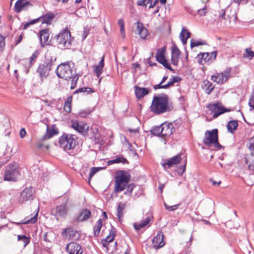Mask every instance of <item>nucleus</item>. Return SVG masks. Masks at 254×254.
<instances>
[{"label": "nucleus", "instance_id": "obj_1", "mask_svg": "<svg viewBox=\"0 0 254 254\" xmlns=\"http://www.w3.org/2000/svg\"><path fill=\"white\" fill-rule=\"evenodd\" d=\"M172 105L169 103V97L165 94L154 96L153 98L150 111L155 114L160 115L173 109Z\"/></svg>", "mask_w": 254, "mask_h": 254}, {"label": "nucleus", "instance_id": "obj_2", "mask_svg": "<svg viewBox=\"0 0 254 254\" xmlns=\"http://www.w3.org/2000/svg\"><path fill=\"white\" fill-rule=\"evenodd\" d=\"M46 60L43 64H39L36 72L42 79L48 77L50 71L56 65L57 57L47 52L45 55Z\"/></svg>", "mask_w": 254, "mask_h": 254}, {"label": "nucleus", "instance_id": "obj_3", "mask_svg": "<svg viewBox=\"0 0 254 254\" xmlns=\"http://www.w3.org/2000/svg\"><path fill=\"white\" fill-rule=\"evenodd\" d=\"M76 69L74 67L73 63L66 62L59 64L56 70L57 76L60 78H64L66 80H70L73 75H75Z\"/></svg>", "mask_w": 254, "mask_h": 254}, {"label": "nucleus", "instance_id": "obj_4", "mask_svg": "<svg viewBox=\"0 0 254 254\" xmlns=\"http://www.w3.org/2000/svg\"><path fill=\"white\" fill-rule=\"evenodd\" d=\"M76 138L74 134L64 133L59 138V146L65 151L72 149L77 144Z\"/></svg>", "mask_w": 254, "mask_h": 254}, {"label": "nucleus", "instance_id": "obj_5", "mask_svg": "<svg viewBox=\"0 0 254 254\" xmlns=\"http://www.w3.org/2000/svg\"><path fill=\"white\" fill-rule=\"evenodd\" d=\"M70 38V32L66 28L55 36L56 44L59 49H68L71 44Z\"/></svg>", "mask_w": 254, "mask_h": 254}, {"label": "nucleus", "instance_id": "obj_6", "mask_svg": "<svg viewBox=\"0 0 254 254\" xmlns=\"http://www.w3.org/2000/svg\"><path fill=\"white\" fill-rule=\"evenodd\" d=\"M129 180V176L127 175L125 171L119 170L116 172L115 177V192H119L125 190Z\"/></svg>", "mask_w": 254, "mask_h": 254}, {"label": "nucleus", "instance_id": "obj_7", "mask_svg": "<svg viewBox=\"0 0 254 254\" xmlns=\"http://www.w3.org/2000/svg\"><path fill=\"white\" fill-rule=\"evenodd\" d=\"M19 175L17 164L16 163L9 164L6 168L4 180L16 181Z\"/></svg>", "mask_w": 254, "mask_h": 254}, {"label": "nucleus", "instance_id": "obj_8", "mask_svg": "<svg viewBox=\"0 0 254 254\" xmlns=\"http://www.w3.org/2000/svg\"><path fill=\"white\" fill-rule=\"evenodd\" d=\"M207 108L213 114L214 118H217L220 115L230 111V109L225 108L219 102L209 104L207 106Z\"/></svg>", "mask_w": 254, "mask_h": 254}, {"label": "nucleus", "instance_id": "obj_9", "mask_svg": "<svg viewBox=\"0 0 254 254\" xmlns=\"http://www.w3.org/2000/svg\"><path fill=\"white\" fill-rule=\"evenodd\" d=\"M218 129L216 128L211 130H206L203 139V143L208 146L212 145L215 140L218 138Z\"/></svg>", "mask_w": 254, "mask_h": 254}, {"label": "nucleus", "instance_id": "obj_10", "mask_svg": "<svg viewBox=\"0 0 254 254\" xmlns=\"http://www.w3.org/2000/svg\"><path fill=\"white\" fill-rule=\"evenodd\" d=\"M217 55V51H213L211 53H200L197 55V62L200 64H203L204 63H211L214 61L216 58Z\"/></svg>", "mask_w": 254, "mask_h": 254}, {"label": "nucleus", "instance_id": "obj_11", "mask_svg": "<svg viewBox=\"0 0 254 254\" xmlns=\"http://www.w3.org/2000/svg\"><path fill=\"white\" fill-rule=\"evenodd\" d=\"M174 125H176V121L173 123L164 122L161 126V129L162 133V137L170 136L175 130Z\"/></svg>", "mask_w": 254, "mask_h": 254}, {"label": "nucleus", "instance_id": "obj_12", "mask_svg": "<svg viewBox=\"0 0 254 254\" xmlns=\"http://www.w3.org/2000/svg\"><path fill=\"white\" fill-rule=\"evenodd\" d=\"M116 229L112 225H111V228L110 230L109 234L105 239L101 240L103 246L106 248L107 252H109L110 251V243L114 241L115 237L116 235Z\"/></svg>", "mask_w": 254, "mask_h": 254}, {"label": "nucleus", "instance_id": "obj_13", "mask_svg": "<svg viewBox=\"0 0 254 254\" xmlns=\"http://www.w3.org/2000/svg\"><path fill=\"white\" fill-rule=\"evenodd\" d=\"M182 159L181 158V154H178L172 158L165 160L162 163V166L165 170L171 168L173 165L179 163Z\"/></svg>", "mask_w": 254, "mask_h": 254}, {"label": "nucleus", "instance_id": "obj_14", "mask_svg": "<svg viewBox=\"0 0 254 254\" xmlns=\"http://www.w3.org/2000/svg\"><path fill=\"white\" fill-rule=\"evenodd\" d=\"M34 190L32 188L30 187L25 188L21 193L19 201L21 202H24L26 201L33 199L34 198Z\"/></svg>", "mask_w": 254, "mask_h": 254}, {"label": "nucleus", "instance_id": "obj_15", "mask_svg": "<svg viewBox=\"0 0 254 254\" xmlns=\"http://www.w3.org/2000/svg\"><path fill=\"white\" fill-rule=\"evenodd\" d=\"M164 239V236L163 232L161 231H159L152 240V244L155 249L158 250L165 245Z\"/></svg>", "mask_w": 254, "mask_h": 254}, {"label": "nucleus", "instance_id": "obj_16", "mask_svg": "<svg viewBox=\"0 0 254 254\" xmlns=\"http://www.w3.org/2000/svg\"><path fill=\"white\" fill-rule=\"evenodd\" d=\"M65 250L69 254H82L83 253L81 246L76 242L69 243L66 246Z\"/></svg>", "mask_w": 254, "mask_h": 254}, {"label": "nucleus", "instance_id": "obj_17", "mask_svg": "<svg viewBox=\"0 0 254 254\" xmlns=\"http://www.w3.org/2000/svg\"><path fill=\"white\" fill-rule=\"evenodd\" d=\"M67 208L66 204L57 206L52 211V213L56 217L57 219L59 218H64L66 216L67 212Z\"/></svg>", "mask_w": 254, "mask_h": 254}, {"label": "nucleus", "instance_id": "obj_18", "mask_svg": "<svg viewBox=\"0 0 254 254\" xmlns=\"http://www.w3.org/2000/svg\"><path fill=\"white\" fill-rule=\"evenodd\" d=\"M31 6L32 4L26 0H18L15 3L14 9L16 12L18 13Z\"/></svg>", "mask_w": 254, "mask_h": 254}, {"label": "nucleus", "instance_id": "obj_19", "mask_svg": "<svg viewBox=\"0 0 254 254\" xmlns=\"http://www.w3.org/2000/svg\"><path fill=\"white\" fill-rule=\"evenodd\" d=\"M59 133V129L57 127L56 125L53 124L51 127L48 125L47 127L46 132L42 137L43 140L49 139L52 137L54 135Z\"/></svg>", "mask_w": 254, "mask_h": 254}, {"label": "nucleus", "instance_id": "obj_20", "mask_svg": "<svg viewBox=\"0 0 254 254\" xmlns=\"http://www.w3.org/2000/svg\"><path fill=\"white\" fill-rule=\"evenodd\" d=\"M180 55V50L176 45H174L172 49L171 59V63L174 65H178Z\"/></svg>", "mask_w": 254, "mask_h": 254}, {"label": "nucleus", "instance_id": "obj_21", "mask_svg": "<svg viewBox=\"0 0 254 254\" xmlns=\"http://www.w3.org/2000/svg\"><path fill=\"white\" fill-rule=\"evenodd\" d=\"M91 211L87 208H84L80 211L75 221L77 222L85 221L91 217Z\"/></svg>", "mask_w": 254, "mask_h": 254}, {"label": "nucleus", "instance_id": "obj_22", "mask_svg": "<svg viewBox=\"0 0 254 254\" xmlns=\"http://www.w3.org/2000/svg\"><path fill=\"white\" fill-rule=\"evenodd\" d=\"M39 37L41 46L44 47L45 45L48 44L47 42L49 38V30L47 28L41 30L39 32Z\"/></svg>", "mask_w": 254, "mask_h": 254}, {"label": "nucleus", "instance_id": "obj_23", "mask_svg": "<svg viewBox=\"0 0 254 254\" xmlns=\"http://www.w3.org/2000/svg\"><path fill=\"white\" fill-rule=\"evenodd\" d=\"M137 34L142 39H145L148 36V32L147 29L144 26L142 23L138 21L136 23Z\"/></svg>", "mask_w": 254, "mask_h": 254}, {"label": "nucleus", "instance_id": "obj_24", "mask_svg": "<svg viewBox=\"0 0 254 254\" xmlns=\"http://www.w3.org/2000/svg\"><path fill=\"white\" fill-rule=\"evenodd\" d=\"M39 18H40V21L42 23H46L47 25L51 24L54 19L55 18V15L51 12H48L45 14H43Z\"/></svg>", "mask_w": 254, "mask_h": 254}, {"label": "nucleus", "instance_id": "obj_25", "mask_svg": "<svg viewBox=\"0 0 254 254\" xmlns=\"http://www.w3.org/2000/svg\"><path fill=\"white\" fill-rule=\"evenodd\" d=\"M148 93L149 90L147 88H141L137 86L135 87V94L136 97L138 99H140Z\"/></svg>", "mask_w": 254, "mask_h": 254}, {"label": "nucleus", "instance_id": "obj_26", "mask_svg": "<svg viewBox=\"0 0 254 254\" xmlns=\"http://www.w3.org/2000/svg\"><path fill=\"white\" fill-rule=\"evenodd\" d=\"M155 58L156 61L160 64H161L163 66H164L166 68L171 71H174V69L172 68L170 64L168 63V61L165 58V56L157 57Z\"/></svg>", "mask_w": 254, "mask_h": 254}, {"label": "nucleus", "instance_id": "obj_27", "mask_svg": "<svg viewBox=\"0 0 254 254\" xmlns=\"http://www.w3.org/2000/svg\"><path fill=\"white\" fill-rule=\"evenodd\" d=\"M18 63L19 65L22 66L23 70L26 73L29 72V69L32 66L27 59L19 60Z\"/></svg>", "mask_w": 254, "mask_h": 254}, {"label": "nucleus", "instance_id": "obj_28", "mask_svg": "<svg viewBox=\"0 0 254 254\" xmlns=\"http://www.w3.org/2000/svg\"><path fill=\"white\" fill-rule=\"evenodd\" d=\"M39 210L38 209L37 212L35 214L34 216L31 217L30 219H27L26 217L25 219L20 221V222L18 223H16L17 225H21V224H34L37 221V216L38 214Z\"/></svg>", "mask_w": 254, "mask_h": 254}, {"label": "nucleus", "instance_id": "obj_29", "mask_svg": "<svg viewBox=\"0 0 254 254\" xmlns=\"http://www.w3.org/2000/svg\"><path fill=\"white\" fill-rule=\"evenodd\" d=\"M180 37L182 43L185 45L187 44V40L190 37V33L185 28H183Z\"/></svg>", "mask_w": 254, "mask_h": 254}, {"label": "nucleus", "instance_id": "obj_30", "mask_svg": "<svg viewBox=\"0 0 254 254\" xmlns=\"http://www.w3.org/2000/svg\"><path fill=\"white\" fill-rule=\"evenodd\" d=\"M203 89L206 94L209 95L214 88V86H213L212 83L208 80H204L203 81Z\"/></svg>", "mask_w": 254, "mask_h": 254}, {"label": "nucleus", "instance_id": "obj_31", "mask_svg": "<svg viewBox=\"0 0 254 254\" xmlns=\"http://www.w3.org/2000/svg\"><path fill=\"white\" fill-rule=\"evenodd\" d=\"M238 126V122L236 120L229 121L227 125L228 131L231 133H233L237 129Z\"/></svg>", "mask_w": 254, "mask_h": 254}, {"label": "nucleus", "instance_id": "obj_32", "mask_svg": "<svg viewBox=\"0 0 254 254\" xmlns=\"http://www.w3.org/2000/svg\"><path fill=\"white\" fill-rule=\"evenodd\" d=\"M103 226L102 219H99L93 227V236L97 237L99 236L101 228Z\"/></svg>", "mask_w": 254, "mask_h": 254}, {"label": "nucleus", "instance_id": "obj_33", "mask_svg": "<svg viewBox=\"0 0 254 254\" xmlns=\"http://www.w3.org/2000/svg\"><path fill=\"white\" fill-rule=\"evenodd\" d=\"M71 127L79 133H83L85 130V125L80 124L77 121H72Z\"/></svg>", "mask_w": 254, "mask_h": 254}, {"label": "nucleus", "instance_id": "obj_34", "mask_svg": "<svg viewBox=\"0 0 254 254\" xmlns=\"http://www.w3.org/2000/svg\"><path fill=\"white\" fill-rule=\"evenodd\" d=\"M126 207V204L122 202H120L118 204L117 208V215L119 221H121L124 215V211Z\"/></svg>", "mask_w": 254, "mask_h": 254}, {"label": "nucleus", "instance_id": "obj_35", "mask_svg": "<svg viewBox=\"0 0 254 254\" xmlns=\"http://www.w3.org/2000/svg\"><path fill=\"white\" fill-rule=\"evenodd\" d=\"M17 240L18 241L23 243L24 248L26 247L30 242V237H27L25 235H18Z\"/></svg>", "mask_w": 254, "mask_h": 254}, {"label": "nucleus", "instance_id": "obj_36", "mask_svg": "<svg viewBox=\"0 0 254 254\" xmlns=\"http://www.w3.org/2000/svg\"><path fill=\"white\" fill-rule=\"evenodd\" d=\"M95 91L94 90L90 87H82L79 88L76 90L74 92L73 94H75L78 93H86L87 94H91L92 93H94Z\"/></svg>", "mask_w": 254, "mask_h": 254}, {"label": "nucleus", "instance_id": "obj_37", "mask_svg": "<svg viewBox=\"0 0 254 254\" xmlns=\"http://www.w3.org/2000/svg\"><path fill=\"white\" fill-rule=\"evenodd\" d=\"M150 133L155 136L162 137L161 126L153 127L150 129Z\"/></svg>", "mask_w": 254, "mask_h": 254}, {"label": "nucleus", "instance_id": "obj_38", "mask_svg": "<svg viewBox=\"0 0 254 254\" xmlns=\"http://www.w3.org/2000/svg\"><path fill=\"white\" fill-rule=\"evenodd\" d=\"M182 80V78L178 76H173L172 78L170 79L168 82L166 84V86L165 87H166L167 89L169 87L173 86L175 83L178 82Z\"/></svg>", "mask_w": 254, "mask_h": 254}, {"label": "nucleus", "instance_id": "obj_39", "mask_svg": "<svg viewBox=\"0 0 254 254\" xmlns=\"http://www.w3.org/2000/svg\"><path fill=\"white\" fill-rule=\"evenodd\" d=\"M79 76L80 75L77 73V72H76L75 75H73L72 77H71V79H70L71 80V86L70 87L71 90L74 89L76 87Z\"/></svg>", "mask_w": 254, "mask_h": 254}, {"label": "nucleus", "instance_id": "obj_40", "mask_svg": "<svg viewBox=\"0 0 254 254\" xmlns=\"http://www.w3.org/2000/svg\"><path fill=\"white\" fill-rule=\"evenodd\" d=\"M72 97L71 96H69L68 97H67V100L64 103V109L67 113H70L71 112V103L72 101Z\"/></svg>", "mask_w": 254, "mask_h": 254}, {"label": "nucleus", "instance_id": "obj_41", "mask_svg": "<svg viewBox=\"0 0 254 254\" xmlns=\"http://www.w3.org/2000/svg\"><path fill=\"white\" fill-rule=\"evenodd\" d=\"M206 43L205 41L202 40H195L191 39L190 40V48H193L200 45H205Z\"/></svg>", "mask_w": 254, "mask_h": 254}, {"label": "nucleus", "instance_id": "obj_42", "mask_svg": "<svg viewBox=\"0 0 254 254\" xmlns=\"http://www.w3.org/2000/svg\"><path fill=\"white\" fill-rule=\"evenodd\" d=\"M94 67V72L96 73V76L98 77V78H99V82H100L102 80V78H100V77L103 72V67L98 65H95Z\"/></svg>", "mask_w": 254, "mask_h": 254}, {"label": "nucleus", "instance_id": "obj_43", "mask_svg": "<svg viewBox=\"0 0 254 254\" xmlns=\"http://www.w3.org/2000/svg\"><path fill=\"white\" fill-rule=\"evenodd\" d=\"M39 55V52L37 50L35 51L32 54V56L29 58L28 60L30 64L33 65L34 63L36 61V59L37 58Z\"/></svg>", "mask_w": 254, "mask_h": 254}, {"label": "nucleus", "instance_id": "obj_44", "mask_svg": "<svg viewBox=\"0 0 254 254\" xmlns=\"http://www.w3.org/2000/svg\"><path fill=\"white\" fill-rule=\"evenodd\" d=\"M187 160L185 161L184 164L177 169V172L178 175L181 176L184 173L186 168Z\"/></svg>", "mask_w": 254, "mask_h": 254}, {"label": "nucleus", "instance_id": "obj_45", "mask_svg": "<svg viewBox=\"0 0 254 254\" xmlns=\"http://www.w3.org/2000/svg\"><path fill=\"white\" fill-rule=\"evenodd\" d=\"M164 205L166 210H167L169 211H175V210H177L180 205V204H176L173 206H169L167 205L166 203H164Z\"/></svg>", "mask_w": 254, "mask_h": 254}, {"label": "nucleus", "instance_id": "obj_46", "mask_svg": "<svg viewBox=\"0 0 254 254\" xmlns=\"http://www.w3.org/2000/svg\"><path fill=\"white\" fill-rule=\"evenodd\" d=\"M92 110L89 109L83 110L80 111L78 113V115L82 118H85L89 115L91 112Z\"/></svg>", "mask_w": 254, "mask_h": 254}, {"label": "nucleus", "instance_id": "obj_47", "mask_svg": "<svg viewBox=\"0 0 254 254\" xmlns=\"http://www.w3.org/2000/svg\"><path fill=\"white\" fill-rule=\"evenodd\" d=\"M231 68L230 67L227 68L225 70H224L223 72H221L223 77L228 80V78L230 77L231 75Z\"/></svg>", "mask_w": 254, "mask_h": 254}, {"label": "nucleus", "instance_id": "obj_48", "mask_svg": "<svg viewBox=\"0 0 254 254\" xmlns=\"http://www.w3.org/2000/svg\"><path fill=\"white\" fill-rule=\"evenodd\" d=\"M115 163H122L123 164H128L129 162L126 158L123 156H120L115 159Z\"/></svg>", "mask_w": 254, "mask_h": 254}, {"label": "nucleus", "instance_id": "obj_49", "mask_svg": "<svg viewBox=\"0 0 254 254\" xmlns=\"http://www.w3.org/2000/svg\"><path fill=\"white\" fill-rule=\"evenodd\" d=\"M207 6L204 5L202 8L198 9L197 10V13L200 16H204L207 13Z\"/></svg>", "mask_w": 254, "mask_h": 254}, {"label": "nucleus", "instance_id": "obj_50", "mask_svg": "<svg viewBox=\"0 0 254 254\" xmlns=\"http://www.w3.org/2000/svg\"><path fill=\"white\" fill-rule=\"evenodd\" d=\"M101 169V167H92L89 174V179H91L93 175Z\"/></svg>", "mask_w": 254, "mask_h": 254}, {"label": "nucleus", "instance_id": "obj_51", "mask_svg": "<svg viewBox=\"0 0 254 254\" xmlns=\"http://www.w3.org/2000/svg\"><path fill=\"white\" fill-rule=\"evenodd\" d=\"M5 46V37L0 34V51H2Z\"/></svg>", "mask_w": 254, "mask_h": 254}, {"label": "nucleus", "instance_id": "obj_52", "mask_svg": "<svg viewBox=\"0 0 254 254\" xmlns=\"http://www.w3.org/2000/svg\"><path fill=\"white\" fill-rule=\"evenodd\" d=\"M165 52V47L159 48L157 50L155 57L164 56Z\"/></svg>", "mask_w": 254, "mask_h": 254}, {"label": "nucleus", "instance_id": "obj_53", "mask_svg": "<svg viewBox=\"0 0 254 254\" xmlns=\"http://www.w3.org/2000/svg\"><path fill=\"white\" fill-rule=\"evenodd\" d=\"M152 0H140L137 1V4L139 6H146L147 4L149 3Z\"/></svg>", "mask_w": 254, "mask_h": 254}, {"label": "nucleus", "instance_id": "obj_54", "mask_svg": "<svg viewBox=\"0 0 254 254\" xmlns=\"http://www.w3.org/2000/svg\"><path fill=\"white\" fill-rule=\"evenodd\" d=\"M151 218H152V217L151 216H148L146 217L144 220H142L141 221V222L142 224V225H143L144 227L146 226L149 224V223L150 222V221L151 220Z\"/></svg>", "mask_w": 254, "mask_h": 254}, {"label": "nucleus", "instance_id": "obj_55", "mask_svg": "<svg viewBox=\"0 0 254 254\" xmlns=\"http://www.w3.org/2000/svg\"><path fill=\"white\" fill-rule=\"evenodd\" d=\"M246 52L247 54L248 57L250 58V59L254 57V52L252 51L251 49H246Z\"/></svg>", "mask_w": 254, "mask_h": 254}, {"label": "nucleus", "instance_id": "obj_56", "mask_svg": "<svg viewBox=\"0 0 254 254\" xmlns=\"http://www.w3.org/2000/svg\"><path fill=\"white\" fill-rule=\"evenodd\" d=\"M133 227L137 231L140 230L141 229L144 228V226L141 222L140 223H134Z\"/></svg>", "mask_w": 254, "mask_h": 254}, {"label": "nucleus", "instance_id": "obj_57", "mask_svg": "<svg viewBox=\"0 0 254 254\" xmlns=\"http://www.w3.org/2000/svg\"><path fill=\"white\" fill-rule=\"evenodd\" d=\"M212 144L218 150L222 147V146L218 142V138L215 140Z\"/></svg>", "mask_w": 254, "mask_h": 254}, {"label": "nucleus", "instance_id": "obj_58", "mask_svg": "<svg viewBox=\"0 0 254 254\" xmlns=\"http://www.w3.org/2000/svg\"><path fill=\"white\" fill-rule=\"evenodd\" d=\"M127 186V191H128V194H131L135 186L133 184H129Z\"/></svg>", "mask_w": 254, "mask_h": 254}, {"label": "nucleus", "instance_id": "obj_59", "mask_svg": "<svg viewBox=\"0 0 254 254\" xmlns=\"http://www.w3.org/2000/svg\"><path fill=\"white\" fill-rule=\"evenodd\" d=\"M162 84H161V82L158 84H156V85H154L153 86V88L154 90H157L158 89H160V88H164V89H167L166 87H165V86H166V84H164V85H162Z\"/></svg>", "mask_w": 254, "mask_h": 254}, {"label": "nucleus", "instance_id": "obj_60", "mask_svg": "<svg viewBox=\"0 0 254 254\" xmlns=\"http://www.w3.org/2000/svg\"><path fill=\"white\" fill-rule=\"evenodd\" d=\"M26 134V132L25 128H21L19 132L20 136L22 138H23L25 136Z\"/></svg>", "mask_w": 254, "mask_h": 254}, {"label": "nucleus", "instance_id": "obj_61", "mask_svg": "<svg viewBox=\"0 0 254 254\" xmlns=\"http://www.w3.org/2000/svg\"><path fill=\"white\" fill-rule=\"evenodd\" d=\"M158 0H155L153 1V0H152V1H150V2H149L150 5L149 6V8H151L154 7L156 5V4L158 3Z\"/></svg>", "mask_w": 254, "mask_h": 254}, {"label": "nucleus", "instance_id": "obj_62", "mask_svg": "<svg viewBox=\"0 0 254 254\" xmlns=\"http://www.w3.org/2000/svg\"><path fill=\"white\" fill-rule=\"evenodd\" d=\"M249 105L254 110V98H250L249 101Z\"/></svg>", "mask_w": 254, "mask_h": 254}, {"label": "nucleus", "instance_id": "obj_63", "mask_svg": "<svg viewBox=\"0 0 254 254\" xmlns=\"http://www.w3.org/2000/svg\"><path fill=\"white\" fill-rule=\"evenodd\" d=\"M104 59H105V56H103L101 59L100 61L98 63V65L104 67Z\"/></svg>", "mask_w": 254, "mask_h": 254}, {"label": "nucleus", "instance_id": "obj_64", "mask_svg": "<svg viewBox=\"0 0 254 254\" xmlns=\"http://www.w3.org/2000/svg\"><path fill=\"white\" fill-rule=\"evenodd\" d=\"M39 21H40V18L38 17L37 18H36V19H34L29 21V22H30V24L32 25H33Z\"/></svg>", "mask_w": 254, "mask_h": 254}]
</instances>
